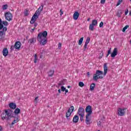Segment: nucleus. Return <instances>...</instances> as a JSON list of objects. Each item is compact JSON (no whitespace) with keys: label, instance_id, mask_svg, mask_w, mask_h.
<instances>
[{"label":"nucleus","instance_id":"obj_47","mask_svg":"<svg viewBox=\"0 0 131 131\" xmlns=\"http://www.w3.org/2000/svg\"><path fill=\"white\" fill-rule=\"evenodd\" d=\"M107 54H111V48L108 50Z\"/></svg>","mask_w":131,"mask_h":131},{"label":"nucleus","instance_id":"obj_1","mask_svg":"<svg viewBox=\"0 0 131 131\" xmlns=\"http://www.w3.org/2000/svg\"><path fill=\"white\" fill-rule=\"evenodd\" d=\"M48 32L44 31L43 32H40L38 34L37 39L40 46H46L48 42Z\"/></svg>","mask_w":131,"mask_h":131},{"label":"nucleus","instance_id":"obj_13","mask_svg":"<svg viewBox=\"0 0 131 131\" xmlns=\"http://www.w3.org/2000/svg\"><path fill=\"white\" fill-rule=\"evenodd\" d=\"M28 42L30 45H34L36 42V38H31L28 40Z\"/></svg>","mask_w":131,"mask_h":131},{"label":"nucleus","instance_id":"obj_2","mask_svg":"<svg viewBox=\"0 0 131 131\" xmlns=\"http://www.w3.org/2000/svg\"><path fill=\"white\" fill-rule=\"evenodd\" d=\"M43 6H44L43 4L42 3L41 4V6L39 7L38 10L36 11L35 13L33 15L31 19V21H30L31 24H33L34 23H35V21H36V19L38 18V16L40 14V13H41V12H42V10H43Z\"/></svg>","mask_w":131,"mask_h":131},{"label":"nucleus","instance_id":"obj_10","mask_svg":"<svg viewBox=\"0 0 131 131\" xmlns=\"http://www.w3.org/2000/svg\"><path fill=\"white\" fill-rule=\"evenodd\" d=\"M77 114L79 116L84 115V109L81 107H79Z\"/></svg>","mask_w":131,"mask_h":131},{"label":"nucleus","instance_id":"obj_40","mask_svg":"<svg viewBox=\"0 0 131 131\" xmlns=\"http://www.w3.org/2000/svg\"><path fill=\"white\" fill-rule=\"evenodd\" d=\"M25 16H28V10L26 9L25 11Z\"/></svg>","mask_w":131,"mask_h":131},{"label":"nucleus","instance_id":"obj_27","mask_svg":"<svg viewBox=\"0 0 131 131\" xmlns=\"http://www.w3.org/2000/svg\"><path fill=\"white\" fill-rule=\"evenodd\" d=\"M83 41V37H82L80 38L78 42V45L81 46Z\"/></svg>","mask_w":131,"mask_h":131},{"label":"nucleus","instance_id":"obj_38","mask_svg":"<svg viewBox=\"0 0 131 131\" xmlns=\"http://www.w3.org/2000/svg\"><path fill=\"white\" fill-rule=\"evenodd\" d=\"M88 45L87 43H85L84 47H83V51H85L86 49H88Z\"/></svg>","mask_w":131,"mask_h":131},{"label":"nucleus","instance_id":"obj_52","mask_svg":"<svg viewBox=\"0 0 131 131\" xmlns=\"http://www.w3.org/2000/svg\"><path fill=\"white\" fill-rule=\"evenodd\" d=\"M109 55H110V54H109L108 53H107V54H106V58H108V56H109Z\"/></svg>","mask_w":131,"mask_h":131},{"label":"nucleus","instance_id":"obj_23","mask_svg":"<svg viewBox=\"0 0 131 131\" xmlns=\"http://www.w3.org/2000/svg\"><path fill=\"white\" fill-rule=\"evenodd\" d=\"M19 122V118H16L15 119H14L12 123H11V125H14V124H15V123H17V122Z\"/></svg>","mask_w":131,"mask_h":131},{"label":"nucleus","instance_id":"obj_39","mask_svg":"<svg viewBox=\"0 0 131 131\" xmlns=\"http://www.w3.org/2000/svg\"><path fill=\"white\" fill-rule=\"evenodd\" d=\"M66 90V88L65 87H64V86H61V92H65Z\"/></svg>","mask_w":131,"mask_h":131},{"label":"nucleus","instance_id":"obj_19","mask_svg":"<svg viewBox=\"0 0 131 131\" xmlns=\"http://www.w3.org/2000/svg\"><path fill=\"white\" fill-rule=\"evenodd\" d=\"M9 107L11 108V109H16L17 107V105H16L15 103H10L9 104Z\"/></svg>","mask_w":131,"mask_h":131},{"label":"nucleus","instance_id":"obj_7","mask_svg":"<svg viewBox=\"0 0 131 131\" xmlns=\"http://www.w3.org/2000/svg\"><path fill=\"white\" fill-rule=\"evenodd\" d=\"M118 116H124L125 115V109L119 108L118 110Z\"/></svg>","mask_w":131,"mask_h":131},{"label":"nucleus","instance_id":"obj_32","mask_svg":"<svg viewBox=\"0 0 131 131\" xmlns=\"http://www.w3.org/2000/svg\"><path fill=\"white\" fill-rule=\"evenodd\" d=\"M79 86H80V88H83L84 86V83L82 82H80L78 83Z\"/></svg>","mask_w":131,"mask_h":131},{"label":"nucleus","instance_id":"obj_16","mask_svg":"<svg viewBox=\"0 0 131 131\" xmlns=\"http://www.w3.org/2000/svg\"><path fill=\"white\" fill-rule=\"evenodd\" d=\"M104 75L105 76L108 72V66L107 63H104L103 65Z\"/></svg>","mask_w":131,"mask_h":131},{"label":"nucleus","instance_id":"obj_55","mask_svg":"<svg viewBox=\"0 0 131 131\" xmlns=\"http://www.w3.org/2000/svg\"><path fill=\"white\" fill-rule=\"evenodd\" d=\"M71 86H68V89H70Z\"/></svg>","mask_w":131,"mask_h":131},{"label":"nucleus","instance_id":"obj_59","mask_svg":"<svg viewBox=\"0 0 131 131\" xmlns=\"http://www.w3.org/2000/svg\"><path fill=\"white\" fill-rule=\"evenodd\" d=\"M1 129H2V128H1Z\"/></svg>","mask_w":131,"mask_h":131},{"label":"nucleus","instance_id":"obj_26","mask_svg":"<svg viewBox=\"0 0 131 131\" xmlns=\"http://www.w3.org/2000/svg\"><path fill=\"white\" fill-rule=\"evenodd\" d=\"M21 112V110L19 109L18 108H17L14 111V113L16 115V114H19Z\"/></svg>","mask_w":131,"mask_h":131},{"label":"nucleus","instance_id":"obj_6","mask_svg":"<svg viewBox=\"0 0 131 131\" xmlns=\"http://www.w3.org/2000/svg\"><path fill=\"white\" fill-rule=\"evenodd\" d=\"M1 39H5L6 36V32L8 30L7 27H3L2 29H1Z\"/></svg>","mask_w":131,"mask_h":131},{"label":"nucleus","instance_id":"obj_22","mask_svg":"<svg viewBox=\"0 0 131 131\" xmlns=\"http://www.w3.org/2000/svg\"><path fill=\"white\" fill-rule=\"evenodd\" d=\"M72 114V113H71V112H69V111H68V112L66 114V118L68 119V117H70V116Z\"/></svg>","mask_w":131,"mask_h":131},{"label":"nucleus","instance_id":"obj_48","mask_svg":"<svg viewBox=\"0 0 131 131\" xmlns=\"http://www.w3.org/2000/svg\"><path fill=\"white\" fill-rule=\"evenodd\" d=\"M36 26H37V24L36 23H35L34 24V28H36Z\"/></svg>","mask_w":131,"mask_h":131},{"label":"nucleus","instance_id":"obj_57","mask_svg":"<svg viewBox=\"0 0 131 131\" xmlns=\"http://www.w3.org/2000/svg\"><path fill=\"white\" fill-rule=\"evenodd\" d=\"M130 2H131V0H130Z\"/></svg>","mask_w":131,"mask_h":131},{"label":"nucleus","instance_id":"obj_5","mask_svg":"<svg viewBox=\"0 0 131 131\" xmlns=\"http://www.w3.org/2000/svg\"><path fill=\"white\" fill-rule=\"evenodd\" d=\"M4 16L6 20L8 21L9 22L13 20V14L10 12H5Z\"/></svg>","mask_w":131,"mask_h":131},{"label":"nucleus","instance_id":"obj_44","mask_svg":"<svg viewBox=\"0 0 131 131\" xmlns=\"http://www.w3.org/2000/svg\"><path fill=\"white\" fill-rule=\"evenodd\" d=\"M105 2H106V0H101L100 3L102 4V5H104V4H105Z\"/></svg>","mask_w":131,"mask_h":131},{"label":"nucleus","instance_id":"obj_14","mask_svg":"<svg viewBox=\"0 0 131 131\" xmlns=\"http://www.w3.org/2000/svg\"><path fill=\"white\" fill-rule=\"evenodd\" d=\"M21 47V42L20 41H16L14 44V48L16 50H19Z\"/></svg>","mask_w":131,"mask_h":131},{"label":"nucleus","instance_id":"obj_3","mask_svg":"<svg viewBox=\"0 0 131 131\" xmlns=\"http://www.w3.org/2000/svg\"><path fill=\"white\" fill-rule=\"evenodd\" d=\"M13 114L14 111L11 110H5V113L3 114L2 119L10 120V119L13 117Z\"/></svg>","mask_w":131,"mask_h":131},{"label":"nucleus","instance_id":"obj_17","mask_svg":"<svg viewBox=\"0 0 131 131\" xmlns=\"http://www.w3.org/2000/svg\"><path fill=\"white\" fill-rule=\"evenodd\" d=\"M79 120V117L77 115H75L73 118V122L74 123H77Z\"/></svg>","mask_w":131,"mask_h":131},{"label":"nucleus","instance_id":"obj_51","mask_svg":"<svg viewBox=\"0 0 131 131\" xmlns=\"http://www.w3.org/2000/svg\"><path fill=\"white\" fill-rule=\"evenodd\" d=\"M64 91H66V93H68V89H66V90H64Z\"/></svg>","mask_w":131,"mask_h":131},{"label":"nucleus","instance_id":"obj_56","mask_svg":"<svg viewBox=\"0 0 131 131\" xmlns=\"http://www.w3.org/2000/svg\"><path fill=\"white\" fill-rule=\"evenodd\" d=\"M97 131H100V130H97Z\"/></svg>","mask_w":131,"mask_h":131},{"label":"nucleus","instance_id":"obj_45","mask_svg":"<svg viewBox=\"0 0 131 131\" xmlns=\"http://www.w3.org/2000/svg\"><path fill=\"white\" fill-rule=\"evenodd\" d=\"M14 48H15V46H11V47H10L11 51H14Z\"/></svg>","mask_w":131,"mask_h":131},{"label":"nucleus","instance_id":"obj_9","mask_svg":"<svg viewBox=\"0 0 131 131\" xmlns=\"http://www.w3.org/2000/svg\"><path fill=\"white\" fill-rule=\"evenodd\" d=\"M85 122L87 125H90L92 123V119H91V115H86Z\"/></svg>","mask_w":131,"mask_h":131},{"label":"nucleus","instance_id":"obj_21","mask_svg":"<svg viewBox=\"0 0 131 131\" xmlns=\"http://www.w3.org/2000/svg\"><path fill=\"white\" fill-rule=\"evenodd\" d=\"M95 86H96V84L95 83H93L90 85V91H94L95 90Z\"/></svg>","mask_w":131,"mask_h":131},{"label":"nucleus","instance_id":"obj_53","mask_svg":"<svg viewBox=\"0 0 131 131\" xmlns=\"http://www.w3.org/2000/svg\"><path fill=\"white\" fill-rule=\"evenodd\" d=\"M129 15L130 16H131V11H130V12H129Z\"/></svg>","mask_w":131,"mask_h":131},{"label":"nucleus","instance_id":"obj_8","mask_svg":"<svg viewBox=\"0 0 131 131\" xmlns=\"http://www.w3.org/2000/svg\"><path fill=\"white\" fill-rule=\"evenodd\" d=\"M85 112L88 113L86 115H92L93 111L92 110V106L88 105L85 108Z\"/></svg>","mask_w":131,"mask_h":131},{"label":"nucleus","instance_id":"obj_18","mask_svg":"<svg viewBox=\"0 0 131 131\" xmlns=\"http://www.w3.org/2000/svg\"><path fill=\"white\" fill-rule=\"evenodd\" d=\"M78 17H79V13L77 11L75 12L73 14L74 20H77V19H78Z\"/></svg>","mask_w":131,"mask_h":131},{"label":"nucleus","instance_id":"obj_58","mask_svg":"<svg viewBox=\"0 0 131 131\" xmlns=\"http://www.w3.org/2000/svg\"><path fill=\"white\" fill-rule=\"evenodd\" d=\"M60 46H61V44H60Z\"/></svg>","mask_w":131,"mask_h":131},{"label":"nucleus","instance_id":"obj_46","mask_svg":"<svg viewBox=\"0 0 131 131\" xmlns=\"http://www.w3.org/2000/svg\"><path fill=\"white\" fill-rule=\"evenodd\" d=\"M60 16H62L63 15V11H62V9H61L60 10Z\"/></svg>","mask_w":131,"mask_h":131},{"label":"nucleus","instance_id":"obj_31","mask_svg":"<svg viewBox=\"0 0 131 131\" xmlns=\"http://www.w3.org/2000/svg\"><path fill=\"white\" fill-rule=\"evenodd\" d=\"M37 62V54H35L34 63H36Z\"/></svg>","mask_w":131,"mask_h":131},{"label":"nucleus","instance_id":"obj_29","mask_svg":"<svg viewBox=\"0 0 131 131\" xmlns=\"http://www.w3.org/2000/svg\"><path fill=\"white\" fill-rule=\"evenodd\" d=\"M95 26H93V25H92V24L90 25L89 26V29L90 30H91L92 31H94V27Z\"/></svg>","mask_w":131,"mask_h":131},{"label":"nucleus","instance_id":"obj_24","mask_svg":"<svg viewBox=\"0 0 131 131\" xmlns=\"http://www.w3.org/2000/svg\"><path fill=\"white\" fill-rule=\"evenodd\" d=\"M91 24L94 26H96V25H98V20L96 19L93 20Z\"/></svg>","mask_w":131,"mask_h":131},{"label":"nucleus","instance_id":"obj_15","mask_svg":"<svg viewBox=\"0 0 131 131\" xmlns=\"http://www.w3.org/2000/svg\"><path fill=\"white\" fill-rule=\"evenodd\" d=\"M2 53L4 57H7V55H9V50H8V48H4Z\"/></svg>","mask_w":131,"mask_h":131},{"label":"nucleus","instance_id":"obj_50","mask_svg":"<svg viewBox=\"0 0 131 131\" xmlns=\"http://www.w3.org/2000/svg\"><path fill=\"white\" fill-rule=\"evenodd\" d=\"M58 93L60 94V93H61V89H59L58 90Z\"/></svg>","mask_w":131,"mask_h":131},{"label":"nucleus","instance_id":"obj_20","mask_svg":"<svg viewBox=\"0 0 131 131\" xmlns=\"http://www.w3.org/2000/svg\"><path fill=\"white\" fill-rule=\"evenodd\" d=\"M54 73H55V71L54 70H51L49 72L48 76L52 77L54 75Z\"/></svg>","mask_w":131,"mask_h":131},{"label":"nucleus","instance_id":"obj_30","mask_svg":"<svg viewBox=\"0 0 131 131\" xmlns=\"http://www.w3.org/2000/svg\"><path fill=\"white\" fill-rule=\"evenodd\" d=\"M128 27H129V26L128 25H126L122 29V32H125V30L126 29H127V28H128Z\"/></svg>","mask_w":131,"mask_h":131},{"label":"nucleus","instance_id":"obj_43","mask_svg":"<svg viewBox=\"0 0 131 131\" xmlns=\"http://www.w3.org/2000/svg\"><path fill=\"white\" fill-rule=\"evenodd\" d=\"M128 14V9H126L125 11V15L126 16Z\"/></svg>","mask_w":131,"mask_h":131},{"label":"nucleus","instance_id":"obj_34","mask_svg":"<svg viewBox=\"0 0 131 131\" xmlns=\"http://www.w3.org/2000/svg\"><path fill=\"white\" fill-rule=\"evenodd\" d=\"M39 97L37 96L34 99V103H35V104H37L38 101L37 100L38 99Z\"/></svg>","mask_w":131,"mask_h":131},{"label":"nucleus","instance_id":"obj_49","mask_svg":"<svg viewBox=\"0 0 131 131\" xmlns=\"http://www.w3.org/2000/svg\"><path fill=\"white\" fill-rule=\"evenodd\" d=\"M35 30V28H33V29H32V30L31 31V32H34Z\"/></svg>","mask_w":131,"mask_h":131},{"label":"nucleus","instance_id":"obj_28","mask_svg":"<svg viewBox=\"0 0 131 131\" xmlns=\"http://www.w3.org/2000/svg\"><path fill=\"white\" fill-rule=\"evenodd\" d=\"M74 110V106H71L69 108L68 111H69L70 112H71V113H72L73 112Z\"/></svg>","mask_w":131,"mask_h":131},{"label":"nucleus","instance_id":"obj_25","mask_svg":"<svg viewBox=\"0 0 131 131\" xmlns=\"http://www.w3.org/2000/svg\"><path fill=\"white\" fill-rule=\"evenodd\" d=\"M121 14H122V12H121V10H118L117 13V17H118L119 18H120V17H121Z\"/></svg>","mask_w":131,"mask_h":131},{"label":"nucleus","instance_id":"obj_12","mask_svg":"<svg viewBox=\"0 0 131 131\" xmlns=\"http://www.w3.org/2000/svg\"><path fill=\"white\" fill-rule=\"evenodd\" d=\"M117 48H114L113 52L112 53L111 56L112 58H115L116 56H117Z\"/></svg>","mask_w":131,"mask_h":131},{"label":"nucleus","instance_id":"obj_11","mask_svg":"<svg viewBox=\"0 0 131 131\" xmlns=\"http://www.w3.org/2000/svg\"><path fill=\"white\" fill-rule=\"evenodd\" d=\"M9 23L8 21L5 20V21H2V19H1V29L4 28V26L5 27H7V26L8 25Z\"/></svg>","mask_w":131,"mask_h":131},{"label":"nucleus","instance_id":"obj_33","mask_svg":"<svg viewBox=\"0 0 131 131\" xmlns=\"http://www.w3.org/2000/svg\"><path fill=\"white\" fill-rule=\"evenodd\" d=\"M103 56H104V53H103V51H101V52L99 54V59H102Z\"/></svg>","mask_w":131,"mask_h":131},{"label":"nucleus","instance_id":"obj_41","mask_svg":"<svg viewBox=\"0 0 131 131\" xmlns=\"http://www.w3.org/2000/svg\"><path fill=\"white\" fill-rule=\"evenodd\" d=\"M80 120L81 121H83V117H84V115H82V116H80Z\"/></svg>","mask_w":131,"mask_h":131},{"label":"nucleus","instance_id":"obj_35","mask_svg":"<svg viewBox=\"0 0 131 131\" xmlns=\"http://www.w3.org/2000/svg\"><path fill=\"white\" fill-rule=\"evenodd\" d=\"M90 40H91V38H90V37H88L86 39V41H85V43H87L89 45V43H90Z\"/></svg>","mask_w":131,"mask_h":131},{"label":"nucleus","instance_id":"obj_54","mask_svg":"<svg viewBox=\"0 0 131 131\" xmlns=\"http://www.w3.org/2000/svg\"><path fill=\"white\" fill-rule=\"evenodd\" d=\"M90 19H91V18H88V19H87V21H90Z\"/></svg>","mask_w":131,"mask_h":131},{"label":"nucleus","instance_id":"obj_36","mask_svg":"<svg viewBox=\"0 0 131 131\" xmlns=\"http://www.w3.org/2000/svg\"><path fill=\"white\" fill-rule=\"evenodd\" d=\"M3 10H7L8 9V5H4L2 7Z\"/></svg>","mask_w":131,"mask_h":131},{"label":"nucleus","instance_id":"obj_42","mask_svg":"<svg viewBox=\"0 0 131 131\" xmlns=\"http://www.w3.org/2000/svg\"><path fill=\"white\" fill-rule=\"evenodd\" d=\"M103 25H104V23H103V21H101L99 24V27H103Z\"/></svg>","mask_w":131,"mask_h":131},{"label":"nucleus","instance_id":"obj_4","mask_svg":"<svg viewBox=\"0 0 131 131\" xmlns=\"http://www.w3.org/2000/svg\"><path fill=\"white\" fill-rule=\"evenodd\" d=\"M104 74V72L102 71L97 70L96 73L93 75V80L97 81L98 79H103L104 77L102 75Z\"/></svg>","mask_w":131,"mask_h":131},{"label":"nucleus","instance_id":"obj_37","mask_svg":"<svg viewBox=\"0 0 131 131\" xmlns=\"http://www.w3.org/2000/svg\"><path fill=\"white\" fill-rule=\"evenodd\" d=\"M121 3H122V0H118V2L116 5V7H118V6H119Z\"/></svg>","mask_w":131,"mask_h":131}]
</instances>
